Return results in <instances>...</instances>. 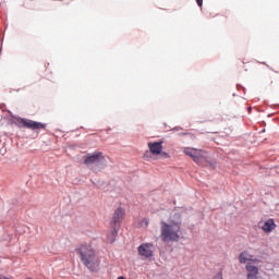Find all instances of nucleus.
Wrapping results in <instances>:
<instances>
[{"label": "nucleus", "mask_w": 279, "mask_h": 279, "mask_svg": "<svg viewBox=\"0 0 279 279\" xmlns=\"http://www.w3.org/2000/svg\"><path fill=\"white\" fill-rule=\"evenodd\" d=\"M161 156H163V158H170V156L168 155V153H165V151H163V153L161 151Z\"/></svg>", "instance_id": "4468645a"}, {"label": "nucleus", "mask_w": 279, "mask_h": 279, "mask_svg": "<svg viewBox=\"0 0 279 279\" xmlns=\"http://www.w3.org/2000/svg\"><path fill=\"white\" fill-rule=\"evenodd\" d=\"M148 148L153 156H160L162 154V142H149Z\"/></svg>", "instance_id": "6e6552de"}, {"label": "nucleus", "mask_w": 279, "mask_h": 279, "mask_svg": "<svg viewBox=\"0 0 279 279\" xmlns=\"http://www.w3.org/2000/svg\"><path fill=\"white\" fill-rule=\"evenodd\" d=\"M245 269L247 271L246 278H250V276H258V268L252 263H246Z\"/></svg>", "instance_id": "f8f14e48"}, {"label": "nucleus", "mask_w": 279, "mask_h": 279, "mask_svg": "<svg viewBox=\"0 0 279 279\" xmlns=\"http://www.w3.org/2000/svg\"><path fill=\"white\" fill-rule=\"evenodd\" d=\"M140 256H144V258H151L154 256V245L151 243H144L138 246Z\"/></svg>", "instance_id": "0eeeda50"}, {"label": "nucleus", "mask_w": 279, "mask_h": 279, "mask_svg": "<svg viewBox=\"0 0 279 279\" xmlns=\"http://www.w3.org/2000/svg\"><path fill=\"white\" fill-rule=\"evenodd\" d=\"M119 228L120 227H111V231L107 234V242L112 243L116 241L118 234H119Z\"/></svg>", "instance_id": "9b49d317"}, {"label": "nucleus", "mask_w": 279, "mask_h": 279, "mask_svg": "<svg viewBox=\"0 0 279 279\" xmlns=\"http://www.w3.org/2000/svg\"><path fill=\"white\" fill-rule=\"evenodd\" d=\"M144 221H145L146 226H149V220L148 219H144Z\"/></svg>", "instance_id": "2eb2a0df"}, {"label": "nucleus", "mask_w": 279, "mask_h": 279, "mask_svg": "<svg viewBox=\"0 0 279 279\" xmlns=\"http://www.w3.org/2000/svg\"><path fill=\"white\" fill-rule=\"evenodd\" d=\"M13 124L16 125V128H27V130H45L47 128V124L43 122L23 118H14Z\"/></svg>", "instance_id": "20e7f679"}, {"label": "nucleus", "mask_w": 279, "mask_h": 279, "mask_svg": "<svg viewBox=\"0 0 279 279\" xmlns=\"http://www.w3.org/2000/svg\"><path fill=\"white\" fill-rule=\"evenodd\" d=\"M0 279H12V278H9V277H5V276H0Z\"/></svg>", "instance_id": "dca6fc26"}, {"label": "nucleus", "mask_w": 279, "mask_h": 279, "mask_svg": "<svg viewBox=\"0 0 279 279\" xmlns=\"http://www.w3.org/2000/svg\"><path fill=\"white\" fill-rule=\"evenodd\" d=\"M183 153L192 158L196 165H206L208 162V153L206 150L185 147Z\"/></svg>", "instance_id": "7ed1b4c3"}, {"label": "nucleus", "mask_w": 279, "mask_h": 279, "mask_svg": "<svg viewBox=\"0 0 279 279\" xmlns=\"http://www.w3.org/2000/svg\"><path fill=\"white\" fill-rule=\"evenodd\" d=\"M239 262L244 265V263H258V259L254 258V255L250 254V252L244 251L240 254Z\"/></svg>", "instance_id": "1a4fd4ad"}, {"label": "nucleus", "mask_w": 279, "mask_h": 279, "mask_svg": "<svg viewBox=\"0 0 279 279\" xmlns=\"http://www.w3.org/2000/svg\"><path fill=\"white\" fill-rule=\"evenodd\" d=\"M262 230H264L266 234L274 232V230H276V221H274V219L266 220L262 226Z\"/></svg>", "instance_id": "9d476101"}, {"label": "nucleus", "mask_w": 279, "mask_h": 279, "mask_svg": "<svg viewBox=\"0 0 279 279\" xmlns=\"http://www.w3.org/2000/svg\"><path fill=\"white\" fill-rule=\"evenodd\" d=\"M196 3L199 8H202V5H204V0H196Z\"/></svg>", "instance_id": "ddd939ff"}, {"label": "nucleus", "mask_w": 279, "mask_h": 279, "mask_svg": "<svg viewBox=\"0 0 279 279\" xmlns=\"http://www.w3.org/2000/svg\"><path fill=\"white\" fill-rule=\"evenodd\" d=\"M123 219H125V210L121 207H118L112 216V221L110 223L111 228H121V223H123Z\"/></svg>", "instance_id": "423d86ee"}, {"label": "nucleus", "mask_w": 279, "mask_h": 279, "mask_svg": "<svg viewBox=\"0 0 279 279\" xmlns=\"http://www.w3.org/2000/svg\"><path fill=\"white\" fill-rule=\"evenodd\" d=\"M75 252L80 255L83 265L86 266L89 271H99V265H101V262L92 245L81 244L75 248Z\"/></svg>", "instance_id": "f03ea898"}, {"label": "nucleus", "mask_w": 279, "mask_h": 279, "mask_svg": "<svg viewBox=\"0 0 279 279\" xmlns=\"http://www.w3.org/2000/svg\"><path fill=\"white\" fill-rule=\"evenodd\" d=\"M182 234V215L174 213L169 222L161 221L160 240L162 243H178Z\"/></svg>", "instance_id": "f257e3e1"}, {"label": "nucleus", "mask_w": 279, "mask_h": 279, "mask_svg": "<svg viewBox=\"0 0 279 279\" xmlns=\"http://www.w3.org/2000/svg\"><path fill=\"white\" fill-rule=\"evenodd\" d=\"M106 157L104 156V153L96 151L94 154H87L84 158V165L86 167H93V166H99L106 167Z\"/></svg>", "instance_id": "39448f33"}]
</instances>
